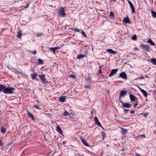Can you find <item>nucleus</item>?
<instances>
[{
  "label": "nucleus",
  "mask_w": 156,
  "mask_h": 156,
  "mask_svg": "<svg viewBox=\"0 0 156 156\" xmlns=\"http://www.w3.org/2000/svg\"><path fill=\"white\" fill-rule=\"evenodd\" d=\"M15 90V88L12 87H6L5 86L3 93L5 94H11L13 93Z\"/></svg>",
  "instance_id": "obj_1"
},
{
  "label": "nucleus",
  "mask_w": 156,
  "mask_h": 156,
  "mask_svg": "<svg viewBox=\"0 0 156 156\" xmlns=\"http://www.w3.org/2000/svg\"><path fill=\"white\" fill-rule=\"evenodd\" d=\"M58 14L59 17H64L66 16V14L65 12V9L62 7H61L58 11Z\"/></svg>",
  "instance_id": "obj_2"
},
{
  "label": "nucleus",
  "mask_w": 156,
  "mask_h": 156,
  "mask_svg": "<svg viewBox=\"0 0 156 156\" xmlns=\"http://www.w3.org/2000/svg\"><path fill=\"white\" fill-rule=\"evenodd\" d=\"M45 75L44 74L38 76V77L40 78L43 83L44 85L46 83V79L45 78Z\"/></svg>",
  "instance_id": "obj_3"
},
{
  "label": "nucleus",
  "mask_w": 156,
  "mask_h": 156,
  "mask_svg": "<svg viewBox=\"0 0 156 156\" xmlns=\"http://www.w3.org/2000/svg\"><path fill=\"white\" fill-rule=\"evenodd\" d=\"M141 48L143 49V50L146 51L147 52L150 51V48L149 45H142L141 46Z\"/></svg>",
  "instance_id": "obj_4"
},
{
  "label": "nucleus",
  "mask_w": 156,
  "mask_h": 156,
  "mask_svg": "<svg viewBox=\"0 0 156 156\" xmlns=\"http://www.w3.org/2000/svg\"><path fill=\"white\" fill-rule=\"evenodd\" d=\"M119 77L125 80H126L127 78L126 74L124 72L121 73L119 74Z\"/></svg>",
  "instance_id": "obj_5"
},
{
  "label": "nucleus",
  "mask_w": 156,
  "mask_h": 156,
  "mask_svg": "<svg viewBox=\"0 0 156 156\" xmlns=\"http://www.w3.org/2000/svg\"><path fill=\"white\" fill-rule=\"evenodd\" d=\"M94 121L95 123H96V125H98V126H99L100 127H101L102 129H104L103 127L101 126V123L99 122L98 118H97V117H94Z\"/></svg>",
  "instance_id": "obj_6"
},
{
  "label": "nucleus",
  "mask_w": 156,
  "mask_h": 156,
  "mask_svg": "<svg viewBox=\"0 0 156 156\" xmlns=\"http://www.w3.org/2000/svg\"><path fill=\"white\" fill-rule=\"evenodd\" d=\"M118 70V69H112L111 72V73L109 75V77H111L112 76L115 74L117 72Z\"/></svg>",
  "instance_id": "obj_7"
},
{
  "label": "nucleus",
  "mask_w": 156,
  "mask_h": 156,
  "mask_svg": "<svg viewBox=\"0 0 156 156\" xmlns=\"http://www.w3.org/2000/svg\"><path fill=\"white\" fill-rule=\"evenodd\" d=\"M128 3H129V5L131 9L132 12L133 13H135V8H134V6H133V4L132 3V2L129 0H128Z\"/></svg>",
  "instance_id": "obj_8"
},
{
  "label": "nucleus",
  "mask_w": 156,
  "mask_h": 156,
  "mask_svg": "<svg viewBox=\"0 0 156 156\" xmlns=\"http://www.w3.org/2000/svg\"><path fill=\"white\" fill-rule=\"evenodd\" d=\"M27 113L28 115V116L31 119L33 120H34L35 119L34 118L32 114L31 113H30L28 109L27 110Z\"/></svg>",
  "instance_id": "obj_9"
},
{
  "label": "nucleus",
  "mask_w": 156,
  "mask_h": 156,
  "mask_svg": "<svg viewBox=\"0 0 156 156\" xmlns=\"http://www.w3.org/2000/svg\"><path fill=\"white\" fill-rule=\"evenodd\" d=\"M108 52L110 54L111 56H112V55H114L116 54L117 53V51H115L110 49H108Z\"/></svg>",
  "instance_id": "obj_10"
},
{
  "label": "nucleus",
  "mask_w": 156,
  "mask_h": 156,
  "mask_svg": "<svg viewBox=\"0 0 156 156\" xmlns=\"http://www.w3.org/2000/svg\"><path fill=\"white\" fill-rule=\"evenodd\" d=\"M12 69V72L16 74H22L23 73L22 72L19 71L16 68H13Z\"/></svg>",
  "instance_id": "obj_11"
},
{
  "label": "nucleus",
  "mask_w": 156,
  "mask_h": 156,
  "mask_svg": "<svg viewBox=\"0 0 156 156\" xmlns=\"http://www.w3.org/2000/svg\"><path fill=\"white\" fill-rule=\"evenodd\" d=\"M56 131L60 134H62V132L60 127L59 126H57L56 128Z\"/></svg>",
  "instance_id": "obj_12"
},
{
  "label": "nucleus",
  "mask_w": 156,
  "mask_h": 156,
  "mask_svg": "<svg viewBox=\"0 0 156 156\" xmlns=\"http://www.w3.org/2000/svg\"><path fill=\"white\" fill-rule=\"evenodd\" d=\"M126 94V91L122 90L120 92L119 98L123 97Z\"/></svg>",
  "instance_id": "obj_13"
},
{
  "label": "nucleus",
  "mask_w": 156,
  "mask_h": 156,
  "mask_svg": "<svg viewBox=\"0 0 156 156\" xmlns=\"http://www.w3.org/2000/svg\"><path fill=\"white\" fill-rule=\"evenodd\" d=\"M80 139L85 146H89V145L88 143L82 137H81L80 138Z\"/></svg>",
  "instance_id": "obj_14"
},
{
  "label": "nucleus",
  "mask_w": 156,
  "mask_h": 156,
  "mask_svg": "<svg viewBox=\"0 0 156 156\" xmlns=\"http://www.w3.org/2000/svg\"><path fill=\"white\" fill-rule=\"evenodd\" d=\"M131 105L128 103H124L122 105L123 107L127 108H129Z\"/></svg>",
  "instance_id": "obj_15"
},
{
  "label": "nucleus",
  "mask_w": 156,
  "mask_h": 156,
  "mask_svg": "<svg viewBox=\"0 0 156 156\" xmlns=\"http://www.w3.org/2000/svg\"><path fill=\"white\" fill-rule=\"evenodd\" d=\"M123 21L126 23H130V20L128 17L125 18Z\"/></svg>",
  "instance_id": "obj_16"
},
{
  "label": "nucleus",
  "mask_w": 156,
  "mask_h": 156,
  "mask_svg": "<svg viewBox=\"0 0 156 156\" xmlns=\"http://www.w3.org/2000/svg\"><path fill=\"white\" fill-rule=\"evenodd\" d=\"M109 17L111 18V19L112 20H113L115 18L114 14L112 12H110L109 15Z\"/></svg>",
  "instance_id": "obj_17"
},
{
  "label": "nucleus",
  "mask_w": 156,
  "mask_h": 156,
  "mask_svg": "<svg viewBox=\"0 0 156 156\" xmlns=\"http://www.w3.org/2000/svg\"><path fill=\"white\" fill-rule=\"evenodd\" d=\"M37 73H34L31 74L30 75L31 77L33 80H34L37 77Z\"/></svg>",
  "instance_id": "obj_18"
},
{
  "label": "nucleus",
  "mask_w": 156,
  "mask_h": 156,
  "mask_svg": "<svg viewBox=\"0 0 156 156\" xmlns=\"http://www.w3.org/2000/svg\"><path fill=\"white\" fill-rule=\"evenodd\" d=\"M86 56L85 54H80L77 55V58L78 59H81L86 57Z\"/></svg>",
  "instance_id": "obj_19"
},
{
  "label": "nucleus",
  "mask_w": 156,
  "mask_h": 156,
  "mask_svg": "<svg viewBox=\"0 0 156 156\" xmlns=\"http://www.w3.org/2000/svg\"><path fill=\"white\" fill-rule=\"evenodd\" d=\"M121 133L123 135L125 134L126 133L127 131V130L126 129H124L122 128H121Z\"/></svg>",
  "instance_id": "obj_20"
},
{
  "label": "nucleus",
  "mask_w": 156,
  "mask_h": 156,
  "mask_svg": "<svg viewBox=\"0 0 156 156\" xmlns=\"http://www.w3.org/2000/svg\"><path fill=\"white\" fill-rule=\"evenodd\" d=\"M59 101L62 102H64L66 100V97L65 96H61L59 99Z\"/></svg>",
  "instance_id": "obj_21"
},
{
  "label": "nucleus",
  "mask_w": 156,
  "mask_h": 156,
  "mask_svg": "<svg viewBox=\"0 0 156 156\" xmlns=\"http://www.w3.org/2000/svg\"><path fill=\"white\" fill-rule=\"evenodd\" d=\"M131 101H134L136 100L135 97L133 95L130 94L129 95Z\"/></svg>",
  "instance_id": "obj_22"
},
{
  "label": "nucleus",
  "mask_w": 156,
  "mask_h": 156,
  "mask_svg": "<svg viewBox=\"0 0 156 156\" xmlns=\"http://www.w3.org/2000/svg\"><path fill=\"white\" fill-rule=\"evenodd\" d=\"M70 29L73 30H74L75 32H78L80 33V31H81V30L77 28H74V27L73 28H71Z\"/></svg>",
  "instance_id": "obj_23"
},
{
  "label": "nucleus",
  "mask_w": 156,
  "mask_h": 156,
  "mask_svg": "<svg viewBox=\"0 0 156 156\" xmlns=\"http://www.w3.org/2000/svg\"><path fill=\"white\" fill-rule=\"evenodd\" d=\"M141 92L142 93L144 96H145L146 97H147V92L145 90H141Z\"/></svg>",
  "instance_id": "obj_24"
},
{
  "label": "nucleus",
  "mask_w": 156,
  "mask_h": 156,
  "mask_svg": "<svg viewBox=\"0 0 156 156\" xmlns=\"http://www.w3.org/2000/svg\"><path fill=\"white\" fill-rule=\"evenodd\" d=\"M151 62L154 65H156V59L152 58L151 60Z\"/></svg>",
  "instance_id": "obj_25"
},
{
  "label": "nucleus",
  "mask_w": 156,
  "mask_h": 156,
  "mask_svg": "<svg viewBox=\"0 0 156 156\" xmlns=\"http://www.w3.org/2000/svg\"><path fill=\"white\" fill-rule=\"evenodd\" d=\"M5 85L2 84H0V92L2 91L3 92Z\"/></svg>",
  "instance_id": "obj_26"
},
{
  "label": "nucleus",
  "mask_w": 156,
  "mask_h": 156,
  "mask_svg": "<svg viewBox=\"0 0 156 156\" xmlns=\"http://www.w3.org/2000/svg\"><path fill=\"white\" fill-rule=\"evenodd\" d=\"M147 42L148 43H150L151 45L154 46L155 45V44L151 39H149Z\"/></svg>",
  "instance_id": "obj_27"
},
{
  "label": "nucleus",
  "mask_w": 156,
  "mask_h": 156,
  "mask_svg": "<svg viewBox=\"0 0 156 156\" xmlns=\"http://www.w3.org/2000/svg\"><path fill=\"white\" fill-rule=\"evenodd\" d=\"M38 61V63L39 65H42L44 63V62L43 60L40 58L37 59Z\"/></svg>",
  "instance_id": "obj_28"
},
{
  "label": "nucleus",
  "mask_w": 156,
  "mask_h": 156,
  "mask_svg": "<svg viewBox=\"0 0 156 156\" xmlns=\"http://www.w3.org/2000/svg\"><path fill=\"white\" fill-rule=\"evenodd\" d=\"M1 131L2 133L4 134L6 131V129L3 126H2L1 128Z\"/></svg>",
  "instance_id": "obj_29"
},
{
  "label": "nucleus",
  "mask_w": 156,
  "mask_h": 156,
  "mask_svg": "<svg viewBox=\"0 0 156 156\" xmlns=\"http://www.w3.org/2000/svg\"><path fill=\"white\" fill-rule=\"evenodd\" d=\"M151 13L152 14V16L153 18H155L156 17V12H155L153 10H151Z\"/></svg>",
  "instance_id": "obj_30"
},
{
  "label": "nucleus",
  "mask_w": 156,
  "mask_h": 156,
  "mask_svg": "<svg viewBox=\"0 0 156 156\" xmlns=\"http://www.w3.org/2000/svg\"><path fill=\"white\" fill-rule=\"evenodd\" d=\"M63 115L65 116H69L70 114L66 111L65 110L63 113Z\"/></svg>",
  "instance_id": "obj_31"
},
{
  "label": "nucleus",
  "mask_w": 156,
  "mask_h": 156,
  "mask_svg": "<svg viewBox=\"0 0 156 156\" xmlns=\"http://www.w3.org/2000/svg\"><path fill=\"white\" fill-rule=\"evenodd\" d=\"M98 64L99 65V68H100V69H99V70L98 71V74H99V73H101V68L102 67V66H104V65H103L102 66H101V65L99 63H98Z\"/></svg>",
  "instance_id": "obj_32"
},
{
  "label": "nucleus",
  "mask_w": 156,
  "mask_h": 156,
  "mask_svg": "<svg viewBox=\"0 0 156 156\" xmlns=\"http://www.w3.org/2000/svg\"><path fill=\"white\" fill-rule=\"evenodd\" d=\"M22 34H21V31H19L18 32V34H17V36L19 38H20Z\"/></svg>",
  "instance_id": "obj_33"
},
{
  "label": "nucleus",
  "mask_w": 156,
  "mask_h": 156,
  "mask_svg": "<svg viewBox=\"0 0 156 156\" xmlns=\"http://www.w3.org/2000/svg\"><path fill=\"white\" fill-rule=\"evenodd\" d=\"M80 33H81L82 35L84 36L85 37H87V35L86 34H85V33L82 30H81V31H80Z\"/></svg>",
  "instance_id": "obj_34"
},
{
  "label": "nucleus",
  "mask_w": 156,
  "mask_h": 156,
  "mask_svg": "<svg viewBox=\"0 0 156 156\" xmlns=\"http://www.w3.org/2000/svg\"><path fill=\"white\" fill-rule=\"evenodd\" d=\"M68 77L70 78H72L75 79L76 78V76L73 75H69L68 76Z\"/></svg>",
  "instance_id": "obj_35"
},
{
  "label": "nucleus",
  "mask_w": 156,
  "mask_h": 156,
  "mask_svg": "<svg viewBox=\"0 0 156 156\" xmlns=\"http://www.w3.org/2000/svg\"><path fill=\"white\" fill-rule=\"evenodd\" d=\"M50 51H52L54 54H55V48H51L49 49Z\"/></svg>",
  "instance_id": "obj_36"
},
{
  "label": "nucleus",
  "mask_w": 156,
  "mask_h": 156,
  "mask_svg": "<svg viewBox=\"0 0 156 156\" xmlns=\"http://www.w3.org/2000/svg\"><path fill=\"white\" fill-rule=\"evenodd\" d=\"M101 133L103 136V140L105 137L106 136V134L103 132H102Z\"/></svg>",
  "instance_id": "obj_37"
},
{
  "label": "nucleus",
  "mask_w": 156,
  "mask_h": 156,
  "mask_svg": "<svg viewBox=\"0 0 156 156\" xmlns=\"http://www.w3.org/2000/svg\"><path fill=\"white\" fill-rule=\"evenodd\" d=\"M43 34L42 33H41L37 34V37H40L43 36Z\"/></svg>",
  "instance_id": "obj_38"
},
{
  "label": "nucleus",
  "mask_w": 156,
  "mask_h": 156,
  "mask_svg": "<svg viewBox=\"0 0 156 156\" xmlns=\"http://www.w3.org/2000/svg\"><path fill=\"white\" fill-rule=\"evenodd\" d=\"M34 108H37V109H41L37 105H34Z\"/></svg>",
  "instance_id": "obj_39"
},
{
  "label": "nucleus",
  "mask_w": 156,
  "mask_h": 156,
  "mask_svg": "<svg viewBox=\"0 0 156 156\" xmlns=\"http://www.w3.org/2000/svg\"><path fill=\"white\" fill-rule=\"evenodd\" d=\"M30 53H32L34 55H35L37 53V51H36V50H34L33 51H30Z\"/></svg>",
  "instance_id": "obj_40"
},
{
  "label": "nucleus",
  "mask_w": 156,
  "mask_h": 156,
  "mask_svg": "<svg viewBox=\"0 0 156 156\" xmlns=\"http://www.w3.org/2000/svg\"><path fill=\"white\" fill-rule=\"evenodd\" d=\"M132 39L133 40H135L136 39V35L133 36L132 37Z\"/></svg>",
  "instance_id": "obj_41"
},
{
  "label": "nucleus",
  "mask_w": 156,
  "mask_h": 156,
  "mask_svg": "<svg viewBox=\"0 0 156 156\" xmlns=\"http://www.w3.org/2000/svg\"><path fill=\"white\" fill-rule=\"evenodd\" d=\"M84 87L86 89H90L91 87L90 85H85Z\"/></svg>",
  "instance_id": "obj_42"
},
{
  "label": "nucleus",
  "mask_w": 156,
  "mask_h": 156,
  "mask_svg": "<svg viewBox=\"0 0 156 156\" xmlns=\"http://www.w3.org/2000/svg\"><path fill=\"white\" fill-rule=\"evenodd\" d=\"M3 145V143L2 140H0V146H2Z\"/></svg>",
  "instance_id": "obj_43"
},
{
  "label": "nucleus",
  "mask_w": 156,
  "mask_h": 156,
  "mask_svg": "<svg viewBox=\"0 0 156 156\" xmlns=\"http://www.w3.org/2000/svg\"><path fill=\"white\" fill-rule=\"evenodd\" d=\"M148 112H146V113H144V114H143V116L145 117H146L147 116V115L148 114Z\"/></svg>",
  "instance_id": "obj_44"
},
{
  "label": "nucleus",
  "mask_w": 156,
  "mask_h": 156,
  "mask_svg": "<svg viewBox=\"0 0 156 156\" xmlns=\"http://www.w3.org/2000/svg\"><path fill=\"white\" fill-rule=\"evenodd\" d=\"M129 110V109H124L123 110V112H124L126 113Z\"/></svg>",
  "instance_id": "obj_45"
},
{
  "label": "nucleus",
  "mask_w": 156,
  "mask_h": 156,
  "mask_svg": "<svg viewBox=\"0 0 156 156\" xmlns=\"http://www.w3.org/2000/svg\"><path fill=\"white\" fill-rule=\"evenodd\" d=\"M87 80L89 82L91 81V78L90 77H88V78L87 79Z\"/></svg>",
  "instance_id": "obj_46"
},
{
  "label": "nucleus",
  "mask_w": 156,
  "mask_h": 156,
  "mask_svg": "<svg viewBox=\"0 0 156 156\" xmlns=\"http://www.w3.org/2000/svg\"><path fill=\"white\" fill-rule=\"evenodd\" d=\"M54 48H55V49L56 50H57L60 49V47H54Z\"/></svg>",
  "instance_id": "obj_47"
},
{
  "label": "nucleus",
  "mask_w": 156,
  "mask_h": 156,
  "mask_svg": "<svg viewBox=\"0 0 156 156\" xmlns=\"http://www.w3.org/2000/svg\"><path fill=\"white\" fill-rule=\"evenodd\" d=\"M130 113L131 114H133L134 113V111L133 110H131L130 111Z\"/></svg>",
  "instance_id": "obj_48"
},
{
  "label": "nucleus",
  "mask_w": 156,
  "mask_h": 156,
  "mask_svg": "<svg viewBox=\"0 0 156 156\" xmlns=\"http://www.w3.org/2000/svg\"><path fill=\"white\" fill-rule=\"evenodd\" d=\"M141 136H142L144 138L145 137V135L144 134L141 135H140L139 136L140 137Z\"/></svg>",
  "instance_id": "obj_49"
},
{
  "label": "nucleus",
  "mask_w": 156,
  "mask_h": 156,
  "mask_svg": "<svg viewBox=\"0 0 156 156\" xmlns=\"http://www.w3.org/2000/svg\"><path fill=\"white\" fill-rule=\"evenodd\" d=\"M135 156H141L139 154L137 153H136L135 154Z\"/></svg>",
  "instance_id": "obj_50"
},
{
  "label": "nucleus",
  "mask_w": 156,
  "mask_h": 156,
  "mask_svg": "<svg viewBox=\"0 0 156 156\" xmlns=\"http://www.w3.org/2000/svg\"><path fill=\"white\" fill-rule=\"evenodd\" d=\"M48 115L50 118H51L52 117V115L50 114H47Z\"/></svg>",
  "instance_id": "obj_51"
},
{
  "label": "nucleus",
  "mask_w": 156,
  "mask_h": 156,
  "mask_svg": "<svg viewBox=\"0 0 156 156\" xmlns=\"http://www.w3.org/2000/svg\"><path fill=\"white\" fill-rule=\"evenodd\" d=\"M116 0H111L110 2L112 3V4L113 3H112V2H115Z\"/></svg>",
  "instance_id": "obj_52"
},
{
  "label": "nucleus",
  "mask_w": 156,
  "mask_h": 156,
  "mask_svg": "<svg viewBox=\"0 0 156 156\" xmlns=\"http://www.w3.org/2000/svg\"><path fill=\"white\" fill-rule=\"evenodd\" d=\"M29 6V4H27L26 6H25V7H24V8H27Z\"/></svg>",
  "instance_id": "obj_53"
},
{
  "label": "nucleus",
  "mask_w": 156,
  "mask_h": 156,
  "mask_svg": "<svg viewBox=\"0 0 156 156\" xmlns=\"http://www.w3.org/2000/svg\"><path fill=\"white\" fill-rule=\"evenodd\" d=\"M137 104L136 102L134 105V107H135L137 105Z\"/></svg>",
  "instance_id": "obj_54"
},
{
  "label": "nucleus",
  "mask_w": 156,
  "mask_h": 156,
  "mask_svg": "<svg viewBox=\"0 0 156 156\" xmlns=\"http://www.w3.org/2000/svg\"><path fill=\"white\" fill-rule=\"evenodd\" d=\"M139 78L140 79H143L144 78V77L142 76V77H139Z\"/></svg>",
  "instance_id": "obj_55"
},
{
  "label": "nucleus",
  "mask_w": 156,
  "mask_h": 156,
  "mask_svg": "<svg viewBox=\"0 0 156 156\" xmlns=\"http://www.w3.org/2000/svg\"><path fill=\"white\" fill-rule=\"evenodd\" d=\"M138 88L139 89V90L140 91H141V90H143V89H142L141 88L139 87H138Z\"/></svg>",
  "instance_id": "obj_56"
},
{
  "label": "nucleus",
  "mask_w": 156,
  "mask_h": 156,
  "mask_svg": "<svg viewBox=\"0 0 156 156\" xmlns=\"http://www.w3.org/2000/svg\"><path fill=\"white\" fill-rule=\"evenodd\" d=\"M120 102L122 104V105L124 103L121 100H120Z\"/></svg>",
  "instance_id": "obj_57"
},
{
  "label": "nucleus",
  "mask_w": 156,
  "mask_h": 156,
  "mask_svg": "<svg viewBox=\"0 0 156 156\" xmlns=\"http://www.w3.org/2000/svg\"><path fill=\"white\" fill-rule=\"evenodd\" d=\"M134 49L135 50H138V48H134Z\"/></svg>",
  "instance_id": "obj_58"
},
{
  "label": "nucleus",
  "mask_w": 156,
  "mask_h": 156,
  "mask_svg": "<svg viewBox=\"0 0 156 156\" xmlns=\"http://www.w3.org/2000/svg\"><path fill=\"white\" fill-rule=\"evenodd\" d=\"M49 6H50V7H53V6L52 5H49Z\"/></svg>",
  "instance_id": "obj_59"
},
{
  "label": "nucleus",
  "mask_w": 156,
  "mask_h": 156,
  "mask_svg": "<svg viewBox=\"0 0 156 156\" xmlns=\"http://www.w3.org/2000/svg\"><path fill=\"white\" fill-rule=\"evenodd\" d=\"M12 143H9L8 144V145H10Z\"/></svg>",
  "instance_id": "obj_60"
},
{
  "label": "nucleus",
  "mask_w": 156,
  "mask_h": 156,
  "mask_svg": "<svg viewBox=\"0 0 156 156\" xmlns=\"http://www.w3.org/2000/svg\"><path fill=\"white\" fill-rule=\"evenodd\" d=\"M145 77H146V78H148V76L147 75H146L145 76Z\"/></svg>",
  "instance_id": "obj_61"
}]
</instances>
